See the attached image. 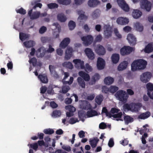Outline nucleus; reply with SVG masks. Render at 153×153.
<instances>
[{"mask_svg": "<svg viewBox=\"0 0 153 153\" xmlns=\"http://www.w3.org/2000/svg\"><path fill=\"white\" fill-rule=\"evenodd\" d=\"M147 62L143 59L134 61L131 64V70L133 71L143 69L146 67Z\"/></svg>", "mask_w": 153, "mask_h": 153, "instance_id": "nucleus-1", "label": "nucleus"}, {"mask_svg": "<svg viewBox=\"0 0 153 153\" xmlns=\"http://www.w3.org/2000/svg\"><path fill=\"white\" fill-rule=\"evenodd\" d=\"M142 105L140 103H131L130 104L126 103L123 105V108L132 112H137L140 110Z\"/></svg>", "mask_w": 153, "mask_h": 153, "instance_id": "nucleus-2", "label": "nucleus"}, {"mask_svg": "<svg viewBox=\"0 0 153 153\" xmlns=\"http://www.w3.org/2000/svg\"><path fill=\"white\" fill-rule=\"evenodd\" d=\"M115 96L118 100L123 102H126L128 97L126 92L122 90L117 91Z\"/></svg>", "mask_w": 153, "mask_h": 153, "instance_id": "nucleus-3", "label": "nucleus"}, {"mask_svg": "<svg viewBox=\"0 0 153 153\" xmlns=\"http://www.w3.org/2000/svg\"><path fill=\"white\" fill-rule=\"evenodd\" d=\"M140 5L141 9L145 10L147 11H150L151 9L152 3L148 0H141Z\"/></svg>", "mask_w": 153, "mask_h": 153, "instance_id": "nucleus-4", "label": "nucleus"}, {"mask_svg": "<svg viewBox=\"0 0 153 153\" xmlns=\"http://www.w3.org/2000/svg\"><path fill=\"white\" fill-rule=\"evenodd\" d=\"M133 51V48L129 46H125L120 50L121 54L123 56L130 54Z\"/></svg>", "mask_w": 153, "mask_h": 153, "instance_id": "nucleus-5", "label": "nucleus"}, {"mask_svg": "<svg viewBox=\"0 0 153 153\" xmlns=\"http://www.w3.org/2000/svg\"><path fill=\"white\" fill-rule=\"evenodd\" d=\"M117 2L119 6L123 10L127 12L129 11V7L124 0H117Z\"/></svg>", "mask_w": 153, "mask_h": 153, "instance_id": "nucleus-6", "label": "nucleus"}, {"mask_svg": "<svg viewBox=\"0 0 153 153\" xmlns=\"http://www.w3.org/2000/svg\"><path fill=\"white\" fill-rule=\"evenodd\" d=\"M151 76L152 74L150 72H145L140 76V80L143 82L146 83L149 81Z\"/></svg>", "mask_w": 153, "mask_h": 153, "instance_id": "nucleus-7", "label": "nucleus"}, {"mask_svg": "<svg viewBox=\"0 0 153 153\" xmlns=\"http://www.w3.org/2000/svg\"><path fill=\"white\" fill-rule=\"evenodd\" d=\"M73 62L75 64V68L77 69H84L85 68L84 62L80 59H76L73 60Z\"/></svg>", "mask_w": 153, "mask_h": 153, "instance_id": "nucleus-8", "label": "nucleus"}, {"mask_svg": "<svg viewBox=\"0 0 153 153\" xmlns=\"http://www.w3.org/2000/svg\"><path fill=\"white\" fill-rule=\"evenodd\" d=\"M74 51L72 48L68 47L65 50V55L64 57L65 59L68 60L73 56V52Z\"/></svg>", "mask_w": 153, "mask_h": 153, "instance_id": "nucleus-9", "label": "nucleus"}, {"mask_svg": "<svg viewBox=\"0 0 153 153\" xmlns=\"http://www.w3.org/2000/svg\"><path fill=\"white\" fill-rule=\"evenodd\" d=\"M33 9H31L28 11V14L30 17L31 19H34L38 18L40 15V13L39 11H35L32 13Z\"/></svg>", "mask_w": 153, "mask_h": 153, "instance_id": "nucleus-10", "label": "nucleus"}, {"mask_svg": "<svg viewBox=\"0 0 153 153\" xmlns=\"http://www.w3.org/2000/svg\"><path fill=\"white\" fill-rule=\"evenodd\" d=\"M85 52L89 59L91 60H93L94 59L95 55L91 49L90 48H87L85 49Z\"/></svg>", "mask_w": 153, "mask_h": 153, "instance_id": "nucleus-11", "label": "nucleus"}, {"mask_svg": "<svg viewBox=\"0 0 153 153\" xmlns=\"http://www.w3.org/2000/svg\"><path fill=\"white\" fill-rule=\"evenodd\" d=\"M105 65V62L104 60L101 57H98L97 62V67L99 70L103 69Z\"/></svg>", "mask_w": 153, "mask_h": 153, "instance_id": "nucleus-12", "label": "nucleus"}, {"mask_svg": "<svg viewBox=\"0 0 153 153\" xmlns=\"http://www.w3.org/2000/svg\"><path fill=\"white\" fill-rule=\"evenodd\" d=\"M128 19L120 17L118 18L116 20L117 23L120 25H125L127 24L129 22Z\"/></svg>", "mask_w": 153, "mask_h": 153, "instance_id": "nucleus-13", "label": "nucleus"}, {"mask_svg": "<svg viewBox=\"0 0 153 153\" xmlns=\"http://www.w3.org/2000/svg\"><path fill=\"white\" fill-rule=\"evenodd\" d=\"M95 51L99 55H104L106 53L104 48L102 46L100 45H97L95 49Z\"/></svg>", "mask_w": 153, "mask_h": 153, "instance_id": "nucleus-14", "label": "nucleus"}, {"mask_svg": "<svg viewBox=\"0 0 153 153\" xmlns=\"http://www.w3.org/2000/svg\"><path fill=\"white\" fill-rule=\"evenodd\" d=\"M49 69L51 74L54 78L58 79L59 78V75L55 71V67L54 66L50 65L49 66Z\"/></svg>", "mask_w": 153, "mask_h": 153, "instance_id": "nucleus-15", "label": "nucleus"}, {"mask_svg": "<svg viewBox=\"0 0 153 153\" xmlns=\"http://www.w3.org/2000/svg\"><path fill=\"white\" fill-rule=\"evenodd\" d=\"M79 75L83 79L86 81H88L90 79V76L89 75L85 73V72L81 71L79 72Z\"/></svg>", "mask_w": 153, "mask_h": 153, "instance_id": "nucleus-16", "label": "nucleus"}, {"mask_svg": "<svg viewBox=\"0 0 153 153\" xmlns=\"http://www.w3.org/2000/svg\"><path fill=\"white\" fill-rule=\"evenodd\" d=\"M38 77L41 82L43 83H47L48 82V79L47 75L44 74L39 75Z\"/></svg>", "mask_w": 153, "mask_h": 153, "instance_id": "nucleus-17", "label": "nucleus"}, {"mask_svg": "<svg viewBox=\"0 0 153 153\" xmlns=\"http://www.w3.org/2000/svg\"><path fill=\"white\" fill-rule=\"evenodd\" d=\"M128 63L127 61H124L121 62L118 67V70L119 71H123L126 69Z\"/></svg>", "mask_w": 153, "mask_h": 153, "instance_id": "nucleus-18", "label": "nucleus"}, {"mask_svg": "<svg viewBox=\"0 0 153 153\" xmlns=\"http://www.w3.org/2000/svg\"><path fill=\"white\" fill-rule=\"evenodd\" d=\"M70 39H64L60 44V47L64 49L68 46L70 42Z\"/></svg>", "mask_w": 153, "mask_h": 153, "instance_id": "nucleus-19", "label": "nucleus"}, {"mask_svg": "<svg viewBox=\"0 0 153 153\" xmlns=\"http://www.w3.org/2000/svg\"><path fill=\"white\" fill-rule=\"evenodd\" d=\"M99 141V139L97 137H94L93 139H90L89 142L91 147L92 148H95Z\"/></svg>", "mask_w": 153, "mask_h": 153, "instance_id": "nucleus-20", "label": "nucleus"}, {"mask_svg": "<svg viewBox=\"0 0 153 153\" xmlns=\"http://www.w3.org/2000/svg\"><path fill=\"white\" fill-rule=\"evenodd\" d=\"M150 116L149 111H146L140 114L138 116V119L144 120L149 117Z\"/></svg>", "mask_w": 153, "mask_h": 153, "instance_id": "nucleus-21", "label": "nucleus"}, {"mask_svg": "<svg viewBox=\"0 0 153 153\" xmlns=\"http://www.w3.org/2000/svg\"><path fill=\"white\" fill-rule=\"evenodd\" d=\"M153 51V43H151L148 44L146 47L144 51L146 53H149Z\"/></svg>", "mask_w": 153, "mask_h": 153, "instance_id": "nucleus-22", "label": "nucleus"}, {"mask_svg": "<svg viewBox=\"0 0 153 153\" xmlns=\"http://www.w3.org/2000/svg\"><path fill=\"white\" fill-rule=\"evenodd\" d=\"M100 2L97 0H89L88 4L90 7H95L100 4Z\"/></svg>", "mask_w": 153, "mask_h": 153, "instance_id": "nucleus-23", "label": "nucleus"}, {"mask_svg": "<svg viewBox=\"0 0 153 153\" xmlns=\"http://www.w3.org/2000/svg\"><path fill=\"white\" fill-rule=\"evenodd\" d=\"M100 76L98 73H96L92 76L91 79L90 83L91 85H93L95 84L96 81L98 80L100 78Z\"/></svg>", "mask_w": 153, "mask_h": 153, "instance_id": "nucleus-24", "label": "nucleus"}, {"mask_svg": "<svg viewBox=\"0 0 153 153\" xmlns=\"http://www.w3.org/2000/svg\"><path fill=\"white\" fill-rule=\"evenodd\" d=\"M142 14V12L137 10H134L132 13V16L135 19H137L139 18Z\"/></svg>", "mask_w": 153, "mask_h": 153, "instance_id": "nucleus-25", "label": "nucleus"}, {"mask_svg": "<svg viewBox=\"0 0 153 153\" xmlns=\"http://www.w3.org/2000/svg\"><path fill=\"white\" fill-rule=\"evenodd\" d=\"M86 115L88 117H92L98 115L97 112L92 109L89 111H88L86 112Z\"/></svg>", "mask_w": 153, "mask_h": 153, "instance_id": "nucleus-26", "label": "nucleus"}, {"mask_svg": "<svg viewBox=\"0 0 153 153\" xmlns=\"http://www.w3.org/2000/svg\"><path fill=\"white\" fill-rule=\"evenodd\" d=\"M114 81V79L110 76L106 77L104 80V82L105 84L108 85L111 84Z\"/></svg>", "mask_w": 153, "mask_h": 153, "instance_id": "nucleus-27", "label": "nucleus"}, {"mask_svg": "<svg viewBox=\"0 0 153 153\" xmlns=\"http://www.w3.org/2000/svg\"><path fill=\"white\" fill-rule=\"evenodd\" d=\"M112 61L113 63L116 64L119 61L120 59L119 54L117 53L113 54L111 56Z\"/></svg>", "mask_w": 153, "mask_h": 153, "instance_id": "nucleus-28", "label": "nucleus"}, {"mask_svg": "<svg viewBox=\"0 0 153 153\" xmlns=\"http://www.w3.org/2000/svg\"><path fill=\"white\" fill-rule=\"evenodd\" d=\"M57 18L58 20L61 22H64L67 20L66 16L63 13L59 14L57 15Z\"/></svg>", "mask_w": 153, "mask_h": 153, "instance_id": "nucleus-29", "label": "nucleus"}, {"mask_svg": "<svg viewBox=\"0 0 153 153\" xmlns=\"http://www.w3.org/2000/svg\"><path fill=\"white\" fill-rule=\"evenodd\" d=\"M146 86L147 89V95L149 96L152 94V91H153V84L148 83L146 84Z\"/></svg>", "mask_w": 153, "mask_h": 153, "instance_id": "nucleus-30", "label": "nucleus"}, {"mask_svg": "<svg viewBox=\"0 0 153 153\" xmlns=\"http://www.w3.org/2000/svg\"><path fill=\"white\" fill-rule=\"evenodd\" d=\"M83 44L85 46L91 45L93 42L94 39H81Z\"/></svg>", "mask_w": 153, "mask_h": 153, "instance_id": "nucleus-31", "label": "nucleus"}, {"mask_svg": "<svg viewBox=\"0 0 153 153\" xmlns=\"http://www.w3.org/2000/svg\"><path fill=\"white\" fill-rule=\"evenodd\" d=\"M112 31L109 28H107L104 31V35L105 37L109 38L112 35Z\"/></svg>", "mask_w": 153, "mask_h": 153, "instance_id": "nucleus-32", "label": "nucleus"}, {"mask_svg": "<svg viewBox=\"0 0 153 153\" xmlns=\"http://www.w3.org/2000/svg\"><path fill=\"white\" fill-rule=\"evenodd\" d=\"M82 108L84 110H91L92 106L88 102H85L83 103L82 105Z\"/></svg>", "mask_w": 153, "mask_h": 153, "instance_id": "nucleus-33", "label": "nucleus"}, {"mask_svg": "<svg viewBox=\"0 0 153 153\" xmlns=\"http://www.w3.org/2000/svg\"><path fill=\"white\" fill-rule=\"evenodd\" d=\"M24 45L27 48L33 47L34 45V42L33 41H29L24 42L23 43Z\"/></svg>", "mask_w": 153, "mask_h": 153, "instance_id": "nucleus-34", "label": "nucleus"}, {"mask_svg": "<svg viewBox=\"0 0 153 153\" xmlns=\"http://www.w3.org/2000/svg\"><path fill=\"white\" fill-rule=\"evenodd\" d=\"M77 82L80 86L82 88H85V84L84 80L81 77H78L77 79Z\"/></svg>", "mask_w": 153, "mask_h": 153, "instance_id": "nucleus-35", "label": "nucleus"}, {"mask_svg": "<svg viewBox=\"0 0 153 153\" xmlns=\"http://www.w3.org/2000/svg\"><path fill=\"white\" fill-rule=\"evenodd\" d=\"M63 66L65 68L72 69L73 68V65L72 63L69 62H65L62 64Z\"/></svg>", "mask_w": 153, "mask_h": 153, "instance_id": "nucleus-36", "label": "nucleus"}, {"mask_svg": "<svg viewBox=\"0 0 153 153\" xmlns=\"http://www.w3.org/2000/svg\"><path fill=\"white\" fill-rule=\"evenodd\" d=\"M135 27L137 30L140 32H142L143 30V26L139 22H136L135 24Z\"/></svg>", "mask_w": 153, "mask_h": 153, "instance_id": "nucleus-37", "label": "nucleus"}, {"mask_svg": "<svg viewBox=\"0 0 153 153\" xmlns=\"http://www.w3.org/2000/svg\"><path fill=\"white\" fill-rule=\"evenodd\" d=\"M124 120L125 121V123L126 125H128L129 123L132 122L134 120L133 118L129 116H125Z\"/></svg>", "mask_w": 153, "mask_h": 153, "instance_id": "nucleus-38", "label": "nucleus"}, {"mask_svg": "<svg viewBox=\"0 0 153 153\" xmlns=\"http://www.w3.org/2000/svg\"><path fill=\"white\" fill-rule=\"evenodd\" d=\"M58 2L60 4L68 5L71 2V0H57Z\"/></svg>", "mask_w": 153, "mask_h": 153, "instance_id": "nucleus-39", "label": "nucleus"}, {"mask_svg": "<svg viewBox=\"0 0 153 153\" xmlns=\"http://www.w3.org/2000/svg\"><path fill=\"white\" fill-rule=\"evenodd\" d=\"M78 117L79 118L82 122H84L85 120L84 118L85 117V114L83 111H80L78 112Z\"/></svg>", "mask_w": 153, "mask_h": 153, "instance_id": "nucleus-40", "label": "nucleus"}, {"mask_svg": "<svg viewBox=\"0 0 153 153\" xmlns=\"http://www.w3.org/2000/svg\"><path fill=\"white\" fill-rule=\"evenodd\" d=\"M99 11L98 10H96L93 12L91 16L93 19H95L97 18L99 16Z\"/></svg>", "mask_w": 153, "mask_h": 153, "instance_id": "nucleus-41", "label": "nucleus"}, {"mask_svg": "<svg viewBox=\"0 0 153 153\" xmlns=\"http://www.w3.org/2000/svg\"><path fill=\"white\" fill-rule=\"evenodd\" d=\"M68 26L69 29L71 30H72L75 27L76 24L74 22L71 20L69 22Z\"/></svg>", "mask_w": 153, "mask_h": 153, "instance_id": "nucleus-42", "label": "nucleus"}, {"mask_svg": "<svg viewBox=\"0 0 153 153\" xmlns=\"http://www.w3.org/2000/svg\"><path fill=\"white\" fill-rule=\"evenodd\" d=\"M102 113L105 114L106 116L109 117V118L111 117V114L110 112L108 111V110L106 107H104L102 110Z\"/></svg>", "mask_w": 153, "mask_h": 153, "instance_id": "nucleus-43", "label": "nucleus"}, {"mask_svg": "<svg viewBox=\"0 0 153 153\" xmlns=\"http://www.w3.org/2000/svg\"><path fill=\"white\" fill-rule=\"evenodd\" d=\"M118 87L114 85H111L110 87L109 92L111 93H114L118 90Z\"/></svg>", "mask_w": 153, "mask_h": 153, "instance_id": "nucleus-44", "label": "nucleus"}, {"mask_svg": "<svg viewBox=\"0 0 153 153\" xmlns=\"http://www.w3.org/2000/svg\"><path fill=\"white\" fill-rule=\"evenodd\" d=\"M102 100V97L101 96H97L95 99V102L99 105L101 104Z\"/></svg>", "mask_w": 153, "mask_h": 153, "instance_id": "nucleus-45", "label": "nucleus"}, {"mask_svg": "<svg viewBox=\"0 0 153 153\" xmlns=\"http://www.w3.org/2000/svg\"><path fill=\"white\" fill-rule=\"evenodd\" d=\"M42 50H43V52L42 53H40V56L42 57H43L45 54L46 52L45 49L43 47H41L39 48L37 50V52H41Z\"/></svg>", "mask_w": 153, "mask_h": 153, "instance_id": "nucleus-46", "label": "nucleus"}, {"mask_svg": "<svg viewBox=\"0 0 153 153\" xmlns=\"http://www.w3.org/2000/svg\"><path fill=\"white\" fill-rule=\"evenodd\" d=\"M77 34L80 36L81 38H93V36L91 35H87L86 36H83L81 31L78 32Z\"/></svg>", "mask_w": 153, "mask_h": 153, "instance_id": "nucleus-47", "label": "nucleus"}, {"mask_svg": "<svg viewBox=\"0 0 153 153\" xmlns=\"http://www.w3.org/2000/svg\"><path fill=\"white\" fill-rule=\"evenodd\" d=\"M30 37V35L28 34L22 32H20L19 34V38H28Z\"/></svg>", "mask_w": 153, "mask_h": 153, "instance_id": "nucleus-48", "label": "nucleus"}, {"mask_svg": "<svg viewBox=\"0 0 153 153\" xmlns=\"http://www.w3.org/2000/svg\"><path fill=\"white\" fill-rule=\"evenodd\" d=\"M81 10H78L77 11V13L78 14H79V18L81 20H86L87 19V17L85 16L84 14H80Z\"/></svg>", "mask_w": 153, "mask_h": 153, "instance_id": "nucleus-49", "label": "nucleus"}, {"mask_svg": "<svg viewBox=\"0 0 153 153\" xmlns=\"http://www.w3.org/2000/svg\"><path fill=\"white\" fill-rule=\"evenodd\" d=\"M48 7L50 9H52L55 8H57L58 7V5L56 3H51L48 4Z\"/></svg>", "mask_w": 153, "mask_h": 153, "instance_id": "nucleus-50", "label": "nucleus"}, {"mask_svg": "<svg viewBox=\"0 0 153 153\" xmlns=\"http://www.w3.org/2000/svg\"><path fill=\"white\" fill-rule=\"evenodd\" d=\"M43 132L46 134H51L54 133V131L52 129L49 128L44 129Z\"/></svg>", "mask_w": 153, "mask_h": 153, "instance_id": "nucleus-51", "label": "nucleus"}, {"mask_svg": "<svg viewBox=\"0 0 153 153\" xmlns=\"http://www.w3.org/2000/svg\"><path fill=\"white\" fill-rule=\"evenodd\" d=\"M66 109H68L69 111L74 112L76 111V108L73 106L71 105L66 106L65 107Z\"/></svg>", "mask_w": 153, "mask_h": 153, "instance_id": "nucleus-52", "label": "nucleus"}, {"mask_svg": "<svg viewBox=\"0 0 153 153\" xmlns=\"http://www.w3.org/2000/svg\"><path fill=\"white\" fill-rule=\"evenodd\" d=\"M61 113L59 110H56L54 111L53 112V116L56 117H59L61 115Z\"/></svg>", "mask_w": 153, "mask_h": 153, "instance_id": "nucleus-53", "label": "nucleus"}, {"mask_svg": "<svg viewBox=\"0 0 153 153\" xmlns=\"http://www.w3.org/2000/svg\"><path fill=\"white\" fill-rule=\"evenodd\" d=\"M70 89V87L68 86H64L62 88V92L63 93L65 94L68 92Z\"/></svg>", "mask_w": 153, "mask_h": 153, "instance_id": "nucleus-54", "label": "nucleus"}, {"mask_svg": "<svg viewBox=\"0 0 153 153\" xmlns=\"http://www.w3.org/2000/svg\"><path fill=\"white\" fill-rule=\"evenodd\" d=\"M29 61L30 63L32 64L33 66H36L37 64V59L36 58L33 57L31 58Z\"/></svg>", "mask_w": 153, "mask_h": 153, "instance_id": "nucleus-55", "label": "nucleus"}, {"mask_svg": "<svg viewBox=\"0 0 153 153\" xmlns=\"http://www.w3.org/2000/svg\"><path fill=\"white\" fill-rule=\"evenodd\" d=\"M85 69V71H87L89 72H91L92 71V68L88 63H86L85 64V67L84 69Z\"/></svg>", "mask_w": 153, "mask_h": 153, "instance_id": "nucleus-56", "label": "nucleus"}, {"mask_svg": "<svg viewBox=\"0 0 153 153\" xmlns=\"http://www.w3.org/2000/svg\"><path fill=\"white\" fill-rule=\"evenodd\" d=\"M131 45L133 46L136 43V39H127Z\"/></svg>", "mask_w": 153, "mask_h": 153, "instance_id": "nucleus-57", "label": "nucleus"}, {"mask_svg": "<svg viewBox=\"0 0 153 153\" xmlns=\"http://www.w3.org/2000/svg\"><path fill=\"white\" fill-rule=\"evenodd\" d=\"M109 89L110 88H108L106 86H104L102 88V92L103 93L107 94L109 92Z\"/></svg>", "mask_w": 153, "mask_h": 153, "instance_id": "nucleus-58", "label": "nucleus"}, {"mask_svg": "<svg viewBox=\"0 0 153 153\" xmlns=\"http://www.w3.org/2000/svg\"><path fill=\"white\" fill-rule=\"evenodd\" d=\"M17 13H19L21 14L24 15L26 13V11L25 10L21 7L20 9L17 10H16Z\"/></svg>", "mask_w": 153, "mask_h": 153, "instance_id": "nucleus-59", "label": "nucleus"}, {"mask_svg": "<svg viewBox=\"0 0 153 153\" xmlns=\"http://www.w3.org/2000/svg\"><path fill=\"white\" fill-rule=\"evenodd\" d=\"M114 31L115 35L118 37V38H121L122 36L119 33L117 28H114Z\"/></svg>", "mask_w": 153, "mask_h": 153, "instance_id": "nucleus-60", "label": "nucleus"}, {"mask_svg": "<svg viewBox=\"0 0 153 153\" xmlns=\"http://www.w3.org/2000/svg\"><path fill=\"white\" fill-rule=\"evenodd\" d=\"M47 30V28L46 27L44 26L41 27L40 28L39 32L40 33L43 34Z\"/></svg>", "mask_w": 153, "mask_h": 153, "instance_id": "nucleus-61", "label": "nucleus"}, {"mask_svg": "<svg viewBox=\"0 0 153 153\" xmlns=\"http://www.w3.org/2000/svg\"><path fill=\"white\" fill-rule=\"evenodd\" d=\"M74 80V78L73 77H71L69 81H65L63 82L64 84H68L71 85L73 83Z\"/></svg>", "mask_w": 153, "mask_h": 153, "instance_id": "nucleus-62", "label": "nucleus"}, {"mask_svg": "<svg viewBox=\"0 0 153 153\" xmlns=\"http://www.w3.org/2000/svg\"><path fill=\"white\" fill-rule=\"evenodd\" d=\"M122 115V113L121 112H120L117 113V114H114L113 115H111V117H113L114 118H120L121 117Z\"/></svg>", "mask_w": 153, "mask_h": 153, "instance_id": "nucleus-63", "label": "nucleus"}, {"mask_svg": "<svg viewBox=\"0 0 153 153\" xmlns=\"http://www.w3.org/2000/svg\"><path fill=\"white\" fill-rule=\"evenodd\" d=\"M120 111V110L115 108H112L110 111V113L114 114L115 113H117Z\"/></svg>", "mask_w": 153, "mask_h": 153, "instance_id": "nucleus-64", "label": "nucleus"}]
</instances>
